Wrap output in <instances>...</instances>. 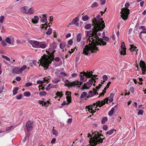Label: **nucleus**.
<instances>
[{
  "label": "nucleus",
  "mask_w": 146,
  "mask_h": 146,
  "mask_svg": "<svg viewBox=\"0 0 146 146\" xmlns=\"http://www.w3.org/2000/svg\"><path fill=\"white\" fill-rule=\"evenodd\" d=\"M92 25L94 28L92 30L85 32L89 36L86 41V45L83 49V53L87 55L98 50L97 46L100 45V38L99 36L100 33L97 35V32L100 30V16L98 15L92 20Z\"/></svg>",
  "instance_id": "1"
},
{
  "label": "nucleus",
  "mask_w": 146,
  "mask_h": 146,
  "mask_svg": "<svg viewBox=\"0 0 146 146\" xmlns=\"http://www.w3.org/2000/svg\"><path fill=\"white\" fill-rule=\"evenodd\" d=\"M55 52L54 50L51 48H49L47 52L50 56L48 55H44L42 56L40 59V62L41 66L46 68H48L49 64L51 63V58H52L53 53Z\"/></svg>",
  "instance_id": "2"
},
{
  "label": "nucleus",
  "mask_w": 146,
  "mask_h": 146,
  "mask_svg": "<svg viewBox=\"0 0 146 146\" xmlns=\"http://www.w3.org/2000/svg\"><path fill=\"white\" fill-rule=\"evenodd\" d=\"M100 134L99 132L97 131L93 133L91 138H90V146H93L94 145H96L98 143H100Z\"/></svg>",
  "instance_id": "3"
},
{
  "label": "nucleus",
  "mask_w": 146,
  "mask_h": 146,
  "mask_svg": "<svg viewBox=\"0 0 146 146\" xmlns=\"http://www.w3.org/2000/svg\"><path fill=\"white\" fill-rule=\"evenodd\" d=\"M100 107V101H98L96 103H94L93 105H90L88 106L87 109L90 112L93 113L95 112V110H99V108Z\"/></svg>",
  "instance_id": "4"
},
{
  "label": "nucleus",
  "mask_w": 146,
  "mask_h": 146,
  "mask_svg": "<svg viewBox=\"0 0 146 146\" xmlns=\"http://www.w3.org/2000/svg\"><path fill=\"white\" fill-rule=\"evenodd\" d=\"M129 11V10L128 9H125L124 8L121 9L120 13L121 14V16L123 20H126L127 19Z\"/></svg>",
  "instance_id": "5"
},
{
  "label": "nucleus",
  "mask_w": 146,
  "mask_h": 146,
  "mask_svg": "<svg viewBox=\"0 0 146 146\" xmlns=\"http://www.w3.org/2000/svg\"><path fill=\"white\" fill-rule=\"evenodd\" d=\"M64 82L65 86L70 87L77 86L78 87H79L81 84V82H78V81L70 82H69L68 80L65 81Z\"/></svg>",
  "instance_id": "6"
},
{
  "label": "nucleus",
  "mask_w": 146,
  "mask_h": 146,
  "mask_svg": "<svg viewBox=\"0 0 146 146\" xmlns=\"http://www.w3.org/2000/svg\"><path fill=\"white\" fill-rule=\"evenodd\" d=\"M100 87V84H99L98 86L96 87V89L94 88H93V91H90L88 94L87 98L91 97L94 96L96 94H98V93L97 92V91L99 89Z\"/></svg>",
  "instance_id": "7"
},
{
  "label": "nucleus",
  "mask_w": 146,
  "mask_h": 146,
  "mask_svg": "<svg viewBox=\"0 0 146 146\" xmlns=\"http://www.w3.org/2000/svg\"><path fill=\"white\" fill-rule=\"evenodd\" d=\"M95 79L93 78L89 80L86 83H85L83 87L84 89H88L92 86L93 82H95Z\"/></svg>",
  "instance_id": "8"
},
{
  "label": "nucleus",
  "mask_w": 146,
  "mask_h": 146,
  "mask_svg": "<svg viewBox=\"0 0 146 146\" xmlns=\"http://www.w3.org/2000/svg\"><path fill=\"white\" fill-rule=\"evenodd\" d=\"M121 48H119L120 53L121 55H125L126 54V49L125 46L124 42L121 43Z\"/></svg>",
  "instance_id": "9"
},
{
  "label": "nucleus",
  "mask_w": 146,
  "mask_h": 146,
  "mask_svg": "<svg viewBox=\"0 0 146 146\" xmlns=\"http://www.w3.org/2000/svg\"><path fill=\"white\" fill-rule=\"evenodd\" d=\"M46 24L45 25L42 24L41 25L42 26L41 27V29H43L44 28L46 30L47 28L49 27V28L48 29V31L46 32V34L47 35H50L52 33V29H51L50 28V26H48L47 24V23H46Z\"/></svg>",
  "instance_id": "10"
},
{
  "label": "nucleus",
  "mask_w": 146,
  "mask_h": 146,
  "mask_svg": "<svg viewBox=\"0 0 146 146\" xmlns=\"http://www.w3.org/2000/svg\"><path fill=\"white\" fill-rule=\"evenodd\" d=\"M140 66L141 68L142 74H144L146 71V67L145 62L141 60L140 62Z\"/></svg>",
  "instance_id": "11"
},
{
  "label": "nucleus",
  "mask_w": 146,
  "mask_h": 146,
  "mask_svg": "<svg viewBox=\"0 0 146 146\" xmlns=\"http://www.w3.org/2000/svg\"><path fill=\"white\" fill-rule=\"evenodd\" d=\"M29 43L32 45V46L34 48H38L40 43V42L36 41H33V40H29Z\"/></svg>",
  "instance_id": "12"
},
{
  "label": "nucleus",
  "mask_w": 146,
  "mask_h": 146,
  "mask_svg": "<svg viewBox=\"0 0 146 146\" xmlns=\"http://www.w3.org/2000/svg\"><path fill=\"white\" fill-rule=\"evenodd\" d=\"M93 72L92 71H87L86 72H85V76L87 78L92 77L90 80L92 78L94 79V78L96 77V76L93 74Z\"/></svg>",
  "instance_id": "13"
},
{
  "label": "nucleus",
  "mask_w": 146,
  "mask_h": 146,
  "mask_svg": "<svg viewBox=\"0 0 146 146\" xmlns=\"http://www.w3.org/2000/svg\"><path fill=\"white\" fill-rule=\"evenodd\" d=\"M80 81H78V82H81V85L83 82L86 81L87 80L86 78H87L85 76V72L84 71L80 72Z\"/></svg>",
  "instance_id": "14"
},
{
  "label": "nucleus",
  "mask_w": 146,
  "mask_h": 146,
  "mask_svg": "<svg viewBox=\"0 0 146 146\" xmlns=\"http://www.w3.org/2000/svg\"><path fill=\"white\" fill-rule=\"evenodd\" d=\"M6 42L9 44H13L15 41L14 37L12 36H10L7 37L5 39Z\"/></svg>",
  "instance_id": "15"
},
{
  "label": "nucleus",
  "mask_w": 146,
  "mask_h": 146,
  "mask_svg": "<svg viewBox=\"0 0 146 146\" xmlns=\"http://www.w3.org/2000/svg\"><path fill=\"white\" fill-rule=\"evenodd\" d=\"M104 40L106 41H108L109 40V38L107 36L103 37L102 38H101V46H105L106 44V42L104 41Z\"/></svg>",
  "instance_id": "16"
},
{
  "label": "nucleus",
  "mask_w": 146,
  "mask_h": 146,
  "mask_svg": "<svg viewBox=\"0 0 146 146\" xmlns=\"http://www.w3.org/2000/svg\"><path fill=\"white\" fill-rule=\"evenodd\" d=\"M130 46H131V48L129 49L131 51H135L136 52V54H137V51L138 50L137 49V47L133 44H131Z\"/></svg>",
  "instance_id": "17"
},
{
  "label": "nucleus",
  "mask_w": 146,
  "mask_h": 146,
  "mask_svg": "<svg viewBox=\"0 0 146 146\" xmlns=\"http://www.w3.org/2000/svg\"><path fill=\"white\" fill-rule=\"evenodd\" d=\"M79 21V17H76V18L72 20V24L75 25L77 26H78V23L77 22Z\"/></svg>",
  "instance_id": "18"
},
{
  "label": "nucleus",
  "mask_w": 146,
  "mask_h": 146,
  "mask_svg": "<svg viewBox=\"0 0 146 146\" xmlns=\"http://www.w3.org/2000/svg\"><path fill=\"white\" fill-rule=\"evenodd\" d=\"M141 29L142 30V31H141L139 33V36L140 38H141V34L142 33H146V28L144 26H142L140 27Z\"/></svg>",
  "instance_id": "19"
},
{
  "label": "nucleus",
  "mask_w": 146,
  "mask_h": 146,
  "mask_svg": "<svg viewBox=\"0 0 146 146\" xmlns=\"http://www.w3.org/2000/svg\"><path fill=\"white\" fill-rule=\"evenodd\" d=\"M88 94L87 93L85 92H84L81 94L80 97V100H82L83 99H86V98H87Z\"/></svg>",
  "instance_id": "20"
},
{
  "label": "nucleus",
  "mask_w": 146,
  "mask_h": 146,
  "mask_svg": "<svg viewBox=\"0 0 146 146\" xmlns=\"http://www.w3.org/2000/svg\"><path fill=\"white\" fill-rule=\"evenodd\" d=\"M13 72L16 74H19L21 73L20 68H15L13 70Z\"/></svg>",
  "instance_id": "21"
},
{
  "label": "nucleus",
  "mask_w": 146,
  "mask_h": 146,
  "mask_svg": "<svg viewBox=\"0 0 146 146\" xmlns=\"http://www.w3.org/2000/svg\"><path fill=\"white\" fill-rule=\"evenodd\" d=\"M38 17L37 16H35L32 20V22L34 24H36L38 23Z\"/></svg>",
  "instance_id": "22"
},
{
  "label": "nucleus",
  "mask_w": 146,
  "mask_h": 146,
  "mask_svg": "<svg viewBox=\"0 0 146 146\" xmlns=\"http://www.w3.org/2000/svg\"><path fill=\"white\" fill-rule=\"evenodd\" d=\"M28 7L27 6H25L21 8V11L24 13L27 14Z\"/></svg>",
  "instance_id": "23"
},
{
  "label": "nucleus",
  "mask_w": 146,
  "mask_h": 146,
  "mask_svg": "<svg viewBox=\"0 0 146 146\" xmlns=\"http://www.w3.org/2000/svg\"><path fill=\"white\" fill-rule=\"evenodd\" d=\"M40 17L41 18V21L43 22H44L47 20V17L44 15H42L40 16Z\"/></svg>",
  "instance_id": "24"
},
{
  "label": "nucleus",
  "mask_w": 146,
  "mask_h": 146,
  "mask_svg": "<svg viewBox=\"0 0 146 146\" xmlns=\"http://www.w3.org/2000/svg\"><path fill=\"white\" fill-rule=\"evenodd\" d=\"M105 27L104 21L103 20V19L101 18V31L103 30Z\"/></svg>",
  "instance_id": "25"
},
{
  "label": "nucleus",
  "mask_w": 146,
  "mask_h": 146,
  "mask_svg": "<svg viewBox=\"0 0 146 146\" xmlns=\"http://www.w3.org/2000/svg\"><path fill=\"white\" fill-rule=\"evenodd\" d=\"M34 12V10L33 8H31L28 10L27 14H28L29 15H31L33 14Z\"/></svg>",
  "instance_id": "26"
},
{
  "label": "nucleus",
  "mask_w": 146,
  "mask_h": 146,
  "mask_svg": "<svg viewBox=\"0 0 146 146\" xmlns=\"http://www.w3.org/2000/svg\"><path fill=\"white\" fill-rule=\"evenodd\" d=\"M115 109L114 108H112L108 112V115L110 116H111L114 113Z\"/></svg>",
  "instance_id": "27"
},
{
  "label": "nucleus",
  "mask_w": 146,
  "mask_h": 146,
  "mask_svg": "<svg viewBox=\"0 0 146 146\" xmlns=\"http://www.w3.org/2000/svg\"><path fill=\"white\" fill-rule=\"evenodd\" d=\"M109 99L108 98H106L104 100L101 101V107L105 104L106 103L108 102Z\"/></svg>",
  "instance_id": "28"
},
{
  "label": "nucleus",
  "mask_w": 146,
  "mask_h": 146,
  "mask_svg": "<svg viewBox=\"0 0 146 146\" xmlns=\"http://www.w3.org/2000/svg\"><path fill=\"white\" fill-rule=\"evenodd\" d=\"M102 78L103 80L102 81V80H101V81L102 82H101V84H104V83L105 82V81L108 80V77L106 75H104L103 76Z\"/></svg>",
  "instance_id": "29"
},
{
  "label": "nucleus",
  "mask_w": 146,
  "mask_h": 146,
  "mask_svg": "<svg viewBox=\"0 0 146 146\" xmlns=\"http://www.w3.org/2000/svg\"><path fill=\"white\" fill-rule=\"evenodd\" d=\"M82 36L80 33H79L77 36V41L78 42H80L82 39Z\"/></svg>",
  "instance_id": "30"
},
{
  "label": "nucleus",
  "mask_w": 146,
  "mask_h": 146,
  "mask_svg": "<svg viewBox=\"0 0 146 146\" xmlns=\"http://www.w3.org/2000/svg\"><path fill=\"white\" fill-rule=\"evenodd\" d=\"M57 44L56 42H53L50 45V47L53 48V49L55 50L56 48Z\"/></svg>",
  "instance_id": "31"
},
{
  "label": "nucleus",
  "mask_w": 146,
  "mask_h": 146,
  "mask_svg": "<svg viewBox=\"0 0 146 146\" xmlns=\"http://www.w3.org/2000/svg\"><path fill=\"white\" fill-rule=\"evenodd\" d=\"M114 95L115 94H114L111 93L110 94L109 99V101L110 102H113Z\"/></svg>",
  "instance_id": "32"
},
{
  "label": "nucleus",
  "mask_w": 146,
  "mask_h": 146,
  "mask_svg": "<svg viewBox=\"0 0 146 146\" xmlns=\"http://www.w3.org/2000/svg\"><path fill=\"white\" fill-rule=\"evenodd\" d=\"M116 131L114 129H111L110 130L108 131L106 133V135H107L108 134L109 135H111L113 133L114 131Z\"/></svg>",
  "instance_id": "33"
},
{
  "label": "nucleus",
  "mask_w": 146,
  "mask_h": 146,
  "mask_svg": "<svg viewBox=\"0 0 146 146\" xmlns=\"http://www.w3.org/2000/svg\"><path fill=\"white\" fill-rule=\"evenodd\" d=\"M89 17L87 15H84L82 17V19L84 21H86L89 19Z\"/></svg>",
  "instance_id": "34"
},
{
  "label": "nucleus",
  "mask_w": 146,
  "mask_h": 146,
  "mask_svg": "<svg viewBox=\"0 0 146 146\" xmlns=\"http://www.w3.org/2000/svg\"><path fill=\"white\" fill-rule=\"evenodd\" d=\"M66 45V43L64 42H63L60 44V47L61 49H63L64 48Z\"/></svg>",
  "instance_id": "35"
},
{
  "label": "nucleus",
  "mask_w": 146,
  "mask_h": 146,
  "mask_svg": "<svg viewBox=\"0 0 146 146\" xmlns=\"http://www.w3.org/2000/svg\"><path fill=\"white\" fill-rule=\"evenodd\" d=\"M54 127H53V129L52 130V133L53 135H55L56 136H57L58 135V132L55 129H54Z\"/></svg>",
  "instance_id": "36"
},
{
  "label": "nucleus",
  "mask_w": 146,
  "mask_h": 146,
  "mask_svg": "<svg viewBox=\"0 0 146 146\" xmlns=\"http://www.w3.org/2000/svg\"><path fill=\"white\" fill-rule=\"evenodd\" d=\"M108 119L107 117H105L102 119L101 122L102 124H104L105 122L108 121Z\"/></svg>",
  "instance_id": "37"
},
{
  "label": "nucleus",
  "mask_w": 146,
  "mask_h": 146,
  "mask_svg": "<svg viewBox=\"0 0 146 146\" xmlns=\"http://www.w3.org/2000/svg\"><path fill=\"white\" fill-rule=\"evenodd\" d=\"M19 90L18 87H16L15 88L13 91V94L15 95L16 94L17 92Z\"/></svg>",
  "instance_id": "38"
},
{
  "label": "nucleus",
  "mask_w": 146,
  "mask_h": 146,
  "mask_svg": "<svg viewBox=\"0 0 146 146\" xmlns=\"http://www.w3.org/2000/svg\"><path fill=\"white\" fill-rule=\"evenodd\" d=\"M91 27V25L90 24H88L84 26V28L86 29H89Z\"/></svg>",
  "instance_id": "39"
},
{
  "label": "nucleus",
  "mask_w": 146,
  "mask_h": 146,
  "mask_svg": "<svg viewBox=\"0 0 146 146\" xmlns=\"http://www.w3.org/2000/svg\"><path fill=\"white\" fill-rule=\"evenodd\" d=\"M24 95L25 96L29 97L31 95V93L29 92H25L24 93Z\"/></svg>",
  "instance_id": "40"
},
{
  "label": "nucleus",
  "mask_w": 146,
  "mask_h": 146,
  "mask_svg": "<svg viewBox=\"0 0 146 146\" xmlns=\"http://www.w3.org/2000/svg\"><path fill=\"white\" fill-rule=\"evenodd\" d=\"M62 92H57L56 93V94L57 96H59L60 98H61L63 96V94L62 93Z\"/></svg>",
  "instance_id": "41"
},
{
  "label": "nucleus",
  "mask_w": 146,
  "mask_h": 146,
  "mask_svg": "<svg viewBox=\"0 0 146 146\" xmlns=\"http://www.w3.org/2000/svg\"><path fill=\"white\" fill-rule=\"evenodd\" d=\"M98 5V3L96 2H95L92 4L91 5V7L92 8H94V7H97Z\"/></svg>",
  "instance_id": "42"
},
{
  "label": "nucleus",
  "mask_w": 146,
  "mask_h": 146,
  "mask_svg": "<svg viewBox=\"0 0 146 146\" xmlns=\"http://www.w3.org/2000/svg\"><path fill=\"white\" fill-rule=\"evenodd\" d=\"M46 47V45L45 44H42L41 42H40V44L39 45V48H44Z\"/></svg>",
  "instance_id": "43"
},
{
  "label": "nucleus",
  "mask_w": 146,
  "mask_h": 146,
  "mask_svg": "<svg viewBox=\"0 0 146 146\" xmlns=\"http://www.w3.org/2000/svg\"><path fill=\"white\" fill-rule=\"evenodd\" d=\"M27 68V67L26 65H24L21 68H20L21 72H22L23 71L26 69Z\"/></svg>",
  "instance_id": "44"
},
{
  "label": "nucleus",
  "mask_w": 146,
  "mask_h": 146,
  "mask_svg": "<svg viewBox=\"0 0 146 146\" xmlns=\"http://www.w3.org/2000/svg\"><path fill=\"white\" fill-rule=\"evenodd\" d=\"M2 58H3L7 60V61H10L11 60H10V58L9 57H7V56H5L2 55Z\"/></svg>",
  "instance_id": "45"
},
{
  "label": "nucleus",
  "mask_w": 146,
  "mask_h": 146,
  "mask_svg": "<svg viewBox=\"0 0 146 146\" xmlns=\"http://www.w3.org/2000/svg\"><path fill=\"white\" fill-rule=\"evenodd\" d=\"M33 123V122L32 121H29L26 123V127H28L29 126L31 125Z\"/></svg>",
  "instance_id": "46"
},
{
  "label": "nucleus",
  "mask_w": 146,
  "mask_h": 146,
  "mask_svg": "<svg viewBox=\"0 0 146 146\" xmlns=\"http://www.w3.org/2000/svg\"><path fill=\"white\" fill-rule=\"evenodd\" d=\"M5 17L1 15L0 17V23H2L3 22V21L4 20Z\"/></svg>",
  "instance_id": "47"
},
{
  "label": "nucleus",
  "mask_w": 146,
  "mask_h": 146,
  "mask_svg": "<svg viewBox=\"0 0 146 146\" xmlns=\"http://www.w3.org/2000/svg\"><path fill=\"white\" fill-rule=\"evenodd\" d=\"M27 129V130L28 131H31L33 129V127L32 125L29 126L28 127H26Z\"/></svg>",
  "instance_id": "48"
},
{
  "label": "nucleus",
  "mask_w": 146,
  "mask_h": 146,
  "mask_svg": "<svg viewBox=\"0 0 146 146\" xmlns=\"http://www.w3.org/2000/svg\"><path fill=\"white\" fill-rule=\"evenodd\" d=\"M66 98L67 100V101L68 102L70 103L71 102V96H66Z\"/></svg>",
  "instance_id": "49"
},
{
  "label": "nucleus",
  "mask_w": 146,
  "mask_h": 146,
  "mask_svg": "<svg viewBox=\"0 0 146 146\" xmlns=\"http://www.w3.org/2000/svg\"><path fill=\"white\" fill-rule=\"evenodd\" d=\"M22 95L21 94L17 95L16 96V98L18 100H20L22 98Z\"/></svg>",
  "instance_id": "50"
},
{
  "label": "nucleus",
  "mask_w": 146,
  "mask_h": 146,
  "mask_svg": "<svg viewBox=\"0 0 146 146\" xmlns=\"http://www.w3.org/2000/svg\"><path fill=\"white\" fill-rule=\"evenodd\" d=\"M143 113V110H140L138 112V115H142Z\"/></svg>",
  "instance_id": "51"
},
{
  "label": "nucleus",
  "mask_w": 146,
  "mask_h": 146,
  "mask_svg": "<svg viewBox=\"0 0 146 146\" xmlns=\"http://www.w3.org/2000/svg\"><path fill=\"white\" fill-rule=\"evenodd\" d=\"M46 94V92H41L39 93V95L41 96H44Z\"/></svg>",
  "instance_id": "52"
},
{
  "label": "nucleus",
  "mask_w": 146,
  "mask_h": 146,
  "mask_svg": "<svg viewBox=\"0 0 146 146\" xmlns=\"http://www.w3.org/2000/svg\"><path fill=\"white\" fill-rule=\"evenodd\" d=\"M32 85L33 84L31 83L27 82L25 84V85L26 87H28L32 86Z\"/></svg>",
  "instance_id": "53"
},
{
  "label": "nucleus",
  "mask_w": 146,
  "mask_h": 146,
  "mask_svg": "<svg viewBox=\"0 0 146 146\" xmlns=\"http://www.w3.org/2000/svg\"><path fill=\"white\" fill-rule=\"evenodd\" d=\"M108 127L106 125H104L103 127V128L104 130L105 131H106L107 130Z\"/></svg>",
  "instance_id": "54"
},
{
  "label": "nucleus",
  "mask_w": 146,
  "mask_h": 146,
  "mask_svg": "<svg viewBox=\"0 0 146 146\" xmlns=\"http://www.w3.org/2000/svg\"><path fill=\"white\" fill-rule=\"evenodd\" d=\"M60 80H56L55 79L52 80V81L53 82H54L56 84L58 83V82H60Z\"/></svg>",
  "instance_id": "55"
},
{
  "label": "nucleus",
  "mask_w": 146,
  "mask_h": 146,
  "mask_svg": "<svg viewBox=\"0 0 146 146\" xmlns=\"http://www.w3.org/2000/svg\"><path fill=\"white\" fill-rule=\"evenodd\" d=\"M68 43L69 45H71L73 43V41L72 40L70 39L68 41Z\"/></svg>",
  "instance_id": "56"
},
{
  "label": "nucleus",
  "mask_w": 146,
  "mask_h": 146,
  "mask_svg": "<svg viewBox=\"0 0 146 146\" xmlns=\"http://www.w3.org/2000/svg\"><path fill=\"white\" fill-rule=\"evenodd\" d=\"M134 89L133 87L130 88L129 90V91L133 93L134 92Z\"/></svg>",
  "instance_id": "57"
},
{
  "label": "nucleus",
  "mask_w": 146,
  "mask_h": 146,
  "mask_svg": "<svg viewBox=\"0 0 146 146\" xmlns=\"http://www.w3.org/2000/svg\"><path fill=\"white\" fill-rule=\"evenodd\" d=\"M56 141V139L55 138H53L52 139L51 141V143L53 144Z\"/></svg>",
  "instance_id": "58"
},
{
  "label": "nucleus",
  "mask_w": 146,
  "mask_h": 146,
  "mask_svg": "<svg viewBox=\"0 0 146 146\" xmlns=\"http://www.w3.org/2000/svg\"><path fill=\"white\" fill-rule=\"evenodd\" d=\"M66 95H67V96H71V92L69 91H67L66 93Z\"/></svg>",
  "instance_id": "59"
},
{
  "label": "nucleus",
  "mask_w": 146,
  "mask_h": 146,
  "mask_svg": "<svg viewBox=\"0 0 146 146\" xmlns=\"http://www.w3.org/2000/svg\"><path fill=\"white\" fill-rule=\"evenodd\" d=\"M129 3H126L125 4V8H124L125 9H128V8L129 7Z\"/></svg>",
  "instance_id": "60"
},
{
  "label": "nucleus",
  "mask_w": 146,
  "mask_h": 146,
  "mask_svg": "<svg viewBox=\"0 0 146 146\" xmlns=\"http://www.w3.org/2000/svg\"><path fill=\"white\" fill-rule=\"evenodd\" d=\"M2 43L3 45L4 46H5L7 45V44L5 40H2Z\"/></svg>",
  "instance_id": "61"
},
{
  "label": "nucleus",
  "mask_w": 146,
  "mask_h": 146,
  "mask_svg": "<svg viewBox=\"0 0 146 146\" xmlns=\"http://www.w3.org/2000/svg\"><path fill=\"white\" fill-rule=\"evenodd\" d=\"M48 85L50 87V89L53 88H55V85H53L52 84H48Z\"/></svg>",
  "instance_id": "62"
},
{
  "label": "nucleus",
  "mask_w": 146,
  "mask_h": 146,
  "mask_svg": "<svg viewBox=\"0 0 146 146\" xmlns=\"http://www.w3.org/2000/svg\"><path fill=\"white\" fill-rule=\"evenodd\" d=\"M106 0H101V4H104L106 3Z\"/></svg>",
  "instance_id": "63"
},
{
  "label": "nucleus",
  "mask_w": 146,
  "mask_h": 146,
  "mask_svg": "<svg viewBox=\"0 0 146 146\" xmlns=\"http://www.w3.org/2000/svg\"><path fill=\"white\" fill-rule=\"evenodd\" d=\"M72 119L69 118V119L67 121V122L68 123H70L72 122Z\"/></svg>",
  "instance_id": "64"
}]
</instances>
